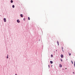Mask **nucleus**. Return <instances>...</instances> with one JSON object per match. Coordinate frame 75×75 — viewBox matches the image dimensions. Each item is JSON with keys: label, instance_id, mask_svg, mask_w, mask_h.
<instances>
[{"label": "nucleus", "instance_id": "nucleus-21", "mask_svg": "<svg viewBox=\"0 0 75 75\" xmlns=\"http://www.w3.org/2000/svg\"><path fill=\"white\" fill-rule=\"evenodd\" d=\"M58 45H59V43H57Z\"/></svg>", "mask_w": 75, "mask_h": 75}, {"label": "nucleus", "instance_id": "nucleus-7", "mask_svg": "<svg viewBox=\"0 0 75 75\" xmlns=\"http://www.w3.org/2000/svg\"><path fill=\"white\" fill-rule=\"evenodd\" d=\"M11 3H13V1L11 0Z\"/></svg>", "mask_w": 75, "mask_h": 75}, {"label": "nucleus", "instance_id": "nucleus-3", "mask_svg": "<svg viewBox=\"0 0 75 75\" xmlns=\"http://www.w3.org/2000/svg\"><path fill=\"white\" fill-rule=\"evenodd\" d=\"M61 58H63L64 57V55L63 54H61Z\"/></svg>", "mask_w": 75, "mask_h": 75}, {"label": "nucleus", "instance_id": "nucleus-25", "mask_svg": "<svg viewBox=\"0 0 75 75\" xmlns=\"http://www.w3.org/2000/svg\"><path fill=\"white\" fill-rule=\"evenodd\" d=\"M62 51H64V50H63H63H62Z\"/></svg>", "mask_w": 75, "mask_h": 75}, {"label": "nucleus", "instance_id": "nucleus-12", "mask_svg": "<svg viewBox=\"0 0 75 75\" xmlns=\"http://www.w3.org/2000/svg\"><path fill=\"white\" fill-rule=\"evenodd\" d=\"M60 61H61V62H62V59H60Z\"/></svg>", "mask_w": 75, "mask_h": 75}, {"label": "nucleus", "instance_id": "nucleus-17", "mask_svg": "<svg viewBox=\"0 0 75 75\" xmlns=\"http://www.w3.org/2000/svg\"><path fill=\"white\" fill-rule=\"evenodd\" d=\"M71 55V53H69V55L70 56V55Z\"/></svg>", "mask_w": 75, "mask_h": 75}, {"label": "nucleus", "instance_id": "nucleus-14", "mask_svg": "<svg viewBox=\"0 0 75 75\" xmlns=\"http://www.w3.org/2000/svg\"><path fill=\"white\" fill-rule=\"evenodd\" d=\"M6 58H7V59H8V56H7V57H6Z\"/></svg>", "mask_w": 75, "mask_h": 75}, {"label": "nucleus", "instance_id": "nucleus-28", "mask_svg": "<svg viewBox=\"0 0 75 75\" xmlns=\"http://www.w3.org/2000/svg\"><path fill=\"white\" fill-rule=\"evenodd\" d=\"M63 70H64V69H63Z\"/></svg>", "mask_w": 75, "mask_h": 75}, {"label": "nucleus", "instance_id": "nucleus-29", "mask_svg": "<svg viewBox=\"0 0 75 75\" xmlns=\"http://www.w3.org/2000/svg\"><path fill=\"white\" fill-rule=\"evenodd\" d=\"M39 41H40V40H39Z\"/></svg>", "mask_w": 75, "mask_h": 75}, {"label": "nucleus", "instance_id": "nucleus-9", "mask_svg": "<svg viewBox=\"0 0 75 75\" xmlns=\"http://www.w3.org/2000/svg\"><path fill=\"white\" fill-rule=\"evenodd\" d=\"M51 57L52 58V57H53V55L52 54L51 55Z\"/></svg>", "mask_w": 75, "mask_h": 75}, {"label": "nucleus", "instance_id": "nucleus-13", "mask_svg": "<svg viewBox=\"0 0 75 75\" xmlns=\"http://www.w3.org/2000/svg\"><path fill=\"white\" fill-rule=\"evenodd\" d=\"M57 44L59 43V42H58V41H57Z\"/></svg>", "mask_w": 75, "mask_h": 75}, {"label": "nucleus", "instance_id": "nucleus-2", "mask_svg": "<svg viewBox=\"0 0 75 75\" xmlns=\"http://www.w3.org/2000/svg\"><path fill=\"white\" fill-rule=\"evenodd\" d=\"M4 22H6V18H4Z\"/></svg>", "mask_w": 75, "mask_h": 75}, {"label": "nucleus", "instance_id": "nucleus-11", "mask_svg": "<svg viewBox=\"0 0 75 75\" xmlns=\"http://www.w3.org/2000/svg\"><path fill=\"white\" fill-rule=\"evenodd\" d=\"M74 67H75V61L74 62Z\"/></svg>", "mask_w": 75, "mask_h": 75}, {"label": "nucleus", "instance_id": "nucleus-6", "mask_svg": "<svg viewBox=\"0 0 75 75\" xmlns=\"http://www.w3.org/2000/svg\"><path fill=\"white\" fill-rule=\"evenodd\" d=\"M50 64H52L53 63V62H52V61H50Z\"/></svg>", "mask_w": 75, "mask_h": 75}, {"label": "nucleus", "instance_id": "nucleus-1", "mask_svg": "<svg viewBox=\"0 0 75 75\" xmlns=\"http://www.w3.org/2000/svg\"><path fill=\"white\" fill-rule=\"evenodd\" d=\"M17 23H19L20 22V21H19V19H18L17 20Z\"/></svg>", "mask_w": 75, "mask_h": 75}, {"label": "nucleus", "instance_id": "nucleus-27", "mask_svg": "<svg viewBox=\"0 0 75 75\" xmlns=\"http://www.w3.org/2000/svg\"><path fill=\"white\" fill-rule=\"evenodd\" d=\"M15 75H17V74H15Z\"/></svg>", "mask_w": 75, "mask_h": 75}, {"label": "nucleus", "instance_id": "nucleus-18", "mask_svg": "<svg viewBox=\"0 0 75 75\" xmlns=\"http://www.w3.org/2000/svg\"><path fill=\"white\" fill-rule=\"evenodd\" d=\"M63 47H62V50H63Z\"/></svg>", "mask_w": 75, "mask_h": 75}, {"label": "nucleus", "instance_id": "nucleus-5", "mask_svg": "<svg viewBox=\"0 0 75 75\" xmlns=\"http://www.w3.org/2000/svg\"><path fill=\"white\" fill-rule=\"evenodd\" d=\"M59 67H60V68H61V67H62V65L60 64L59 65Z\"/></svg>", "mask_w": 75, "mask_h": 75}, {"label": "nucleus", "instance_id": "nucleus-22", "mask_svg": "<svg viewBox=\"0 0 75 75\" xmlns=\"http://www.w3.org/2000/svg\"><path fill=\"white\" fill-rule=\"evenodd\" d=\"M7 57H8V54H7Z\"/></svg>", "mask_w": 75, "mask_h": 75}, {"label": "nucleus", "instance_id": "nucleus-23", "mask_svg": "<svg viewBox=\"0 0 75 75\" xmlns=\"http://www.w3.org/2000/svg\"><path fill=\"white\" fill-rule=\"evenodd\" d=\"M52 67V65L51 67Z\"/></svg>", "mask_w": 75, "mask_h": 75}, {"label": "nucleus", "instance_id": "nucleus-15", "mask_svg": "<svg viewBox=\"0 0 75 75\" xmlns=\"http://www.w3.org/2000/svg\"><path fill=\"white\" fill-rule=\"evenodd\" d=\"M71 63L72 64H73V62H72V61H71Z\"/></svg>", "mask_w": 75, "mask_h": 75}, {"label": "nucleus", "instance_id": "nucleus-26", "mask_svg": "<svg viewBox=\"0 0 75 75\" xmlns=\"http://www.w3.org/2000/svg\"><path fill=\"white\" fill-rule=\"evenodd\" d=\"M56 51H57V50H56Z\"/></svg>", "mask_w": 75, "mask_h": 75}, {"label": "nucleus", "instance_id": "nucleus-4", "mask_svg": "<svg viewBox=\"0 0 75 75\" xmlns=\"http://www.w3.org/2000/svg\"><path fill=\"white\" fill-rule=\"evenodd\" d=\"M20 16L21 17H23V14H21L20 15Z\"/></svg>", "mask_w": 75, "mask_h": 75}, {"label": "nucleus", "instance_id": "nucleus-20", "mask_svg": "<svg viewBox=\"0 0 75 75\" xmlns=\"http://www.w3.org/2000/svg\"><path fill=\"white\" fill-rule=\"evenodd\" d=\"M73 74H75V73H74V72H73Z\"/></svg>", "mask_w": 75, "mask_h": 75}, {"label": "nucleus", "instance_id": "nucleus-10", "mask_svg": "<svg viewBox=\"0 0 75 75\" xmlns=\"http://www.w3.org/2000/svg\"><path fill=\"white\" fill-rule=\"evenodd\" d=\"M28 20H30V17H28Z\"/></svg>", "mask_w": 75, "mask_h": 75}, {"label": "nucleus", "instance_id": "nucleus-24", "mask_svg": "<svg viewBox=\"0 0 75 75\" xmlns=\"http://www.w3.org/2000/svg\"><path fill=\"white\" fill-rule=\"evenodd\" d=\"M66 60L67 61L68 60V59H67Z\"/></svg>", "mask_w": 75, "mask_h": 75}, {"label": "nucleus", "instance_id": "nucleus-16", "mask_svg": "<svg viewBox=\"0 0 75 75\" xmlns=\"http://www.w3.org/2000/svg\"><path fill=\"white\" fill-rule=\"evenodd\" d=\"M25 18H24V19H23V21H25Z\"/></svg>", "mask_w": 75, "mask_h": 75}, {"label": "nucleus", "instance_id": "nucleus-8", "mask_svg": "<svg viewBox=\"0 0 75 75\" xmlns=\"http://www.w3.org/2000/svg\"><path fill=\"white\" fill-rule=\"evenodd\" d=\"M12 7L13 8H14V7H15V6H14V5H12Z\"/></svg>", "mask_w": 75, "mask_h": 75}, {"label": "nucleus", "instance_id": "nucleus-19", "mask_svg": "<svg viewBox=\"0 0 75 75\" xmlns=\"http://www.w3.org/2000/svg\"><path fill=\"white\" fill-rule=\"evenodd\" d=\"M49 68H50V65H48Z\"/></svg>", "mask_w": 75, "mask_h": 75}]
</instances>
